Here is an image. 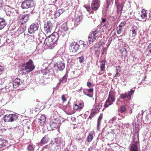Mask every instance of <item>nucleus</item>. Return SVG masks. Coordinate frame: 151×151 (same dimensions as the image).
<instances>
[{"instance_id": "obj_25", "label": "nucleus", "mask_w": 151, "mask_h": 151, "mask_svg": "<svg viewBox=\"0 0 151 151\" xmlns=\"http://www.w3.org/2000/svg\"><path fill=\"white\" fill-rule=\"evenodd\" d=\"M26 29V27L24 25L20 26L17 32L18 34H21Z\"/></svg>"}, {"instance_id": "obj_11", "label": "nucleus", "mask_w": 151, "mask_h": 151, "mask_svg": "<svg viewBox=\"0 0 151 151\" xmlns=\"http://www.w3.org/2000/svg\"><path fill=\"white\" fill-rule=\"evenodd\" d=\"M61 120L58 118H55L50 123V126L52 130L56 129L60 126Z\"/></svg>"}, {"instance_id": "obj_13", "label": "nucleus", "mask_w": 151, "mask_h": 151, "mask_svg": "<svg viewBox=\"0 0 151 151\" xmlns=\"http://www.w3.org/2000/svg\"><path fill=\"white\" fill-rule=\"evenodd\" d=\"M40 22L38 21L37 22L31 24L28 28V32L29 34H32L35 33L36 31L38 29L39 25V23H40Z\"/></svg>"}, {"instance_id": "obj_53", "label": "nucleus", "mask_w": 151, "mask_h": 151, "mask_svg": "<svg viewBox=\"0 0 151 151\" xmlns=\"http://www.w3.org/2000/svg\"><path fill=\"white\" fill-rule=\"evenodd\" d=\"M62 101L63 102H65L66 101V98H65L64 95H63L62 96Z\"/></svg>"}, {"instance_id": "obj_23", "label": "nucleus", "mask_w": 151, "mask_h": 151, "mask_svg": "<svg viewBox=\"0 0 151 151\" xmlns=\"http://www.w3.org/2000/svg\"><path fill=\"white\" fill-rule=\"evenodd\" d=\"M52 71V69L50 67H47L45 68L42 69L41 70V73L43 75H47Z\"/></svg>"}, {"instance_id": "obj_10", "label": "nucleus", "mask_w": 151, "mask_h": 151, "mask_svg": "<svg viewBox=\"0 0 151 151\" xmlns=\"http://www.w3.org/2000/svg\"><path fill=\"white\" fill-rule=\"evenodd\" d=\"M53 27V24L50 21H47L45 23L44 25V30L45 32L50 33L52 30Z\"/></svg>"}, {"instance_id": "obj_51", "label": "nucleus", "mask_w": 151, "mask_h": 151, "mask_svg": "<svg viewBox=\"0 0 151 151\" xmlns=\"http://www.w3.org/2000/svg\"><path fill=\"white\" fill-rule=\"evenodd\" d=\"M87 90V91L88 92H90L92 93H93V88H91L88 89Z\"/></svg>"}, {"instance_id": "obj_16", "label": "nucleus", "mask_w": 151, "mask_h": 151, "mask_svg": "<svg viewBox=\"0 0 151 151\" xmlns=\"http://www.w3.org/2000/svg\"><path fill=\"white\" fill-rule=\"evenodd\" d=\"M115 4L117 8V12L118 14L119 13H122L124 7V3L119 1V0H115Z\"/></svg>"}, {"instance_id": "obj_37", "label": "nucleus", "mask_w": 151, "mask_h": 151, "mask_svg": "<svg viewBox=\"0 0 151 151\" xmlns=\"http://www.w3.org/2000/svg\"><path fill=\"white\" fill-rule=\"evenodd\" d=\"M101 63L100 65L101 70L103 71L105 69V62H102Z\"/></svg>"}, {"instance_id": "obj_3", "label": "nucleus", "mask_w": 151, "mask_h": 151, "mask_svg": "<svg viewBox=\"0 0 151 151\" xmlns=\"http://www.w3.org/2000/svg\"><path fill=\"white\" fill-rule=\"evenodd\" d=\"M54 32L57 34L58 38L59 37H63L66 35L69 34L68 28L65 23L63 24L58 28H57Z\"/></svg>"}, {"instance_id": "obj_1", "label": "nucleus", "mask_w": 151, "mask_h": 151, "mask_svg": "<svg viewBox=\"0 0 151 151\" xmlns=\"http://www.w3.org/2000/svg\"><path fill=\"white\" fill-rule=\"evenodd\" d=\"M58 38L57 34L54 32L46 38L44 44L49 49H51L56 44Z\"/></svg>"}, {"instance_id": "obj_22", "label": "nucleus", "mask_w": 151, "mask_h": 151, "mask_svg": "<svg viewBox=\"0 0 151 151\" xmlns=\"http://www.w3.org/2000/svg\"><path fill=\"white\" fill-rule=\"evenodd\" d=\"M38 36V40L40 42L42 43L43 42H45V40L47 37L44 33H40L39 34Z\"/></svg>"}, {"instance_id": "obj_7", "label": "nucleus", "mask_w": 151, "mask_h": 151, "mask_svg": "<svg viewBox=\"0 0 151 151\" xmlns=\"http://www.w3.org/2000/svg\"><path fill=\"white\" fill-rule=\"evenodd\" d=\"M115 100L114 92L113 91H110L109 92L107 99L104 105V108H106L111 105L114 101Z\"/></svg>"}, {"instance_id": "obj_58", "label": "nucleus", "mask_w": 151, "mask_h": 151, "mask_svg": "<svg viewBox=\"0 0 151 151\" xmlns=\"http://www.w3.org/2000/svg\"><path fill=\"white\" fill-rule=\"evenodd\" d=\"M3 3V0H0V7L1 6V5Z\"/></svg>"}, {"instance_id": "obj_36", "label": "nucleus", "mask_w": 151, "mask_h": 151, "mask_svg": "<svg viewBox=\"0 0 151 151\" xmlns=\"http://www.w3.org/2000/svg\"><path fill=\"white\" fill-rule=\"evenodd\" d=\"M27 149L28 151H34L35 150V147L32 144H29L27 147Z\"/></svg>"}, {"instance_id": "obj_12", "label": "nucleus", "mask_w": 151, "mask_h": 151, "mask_svg": "<svg viewBox=\"0 0 151 151\" xmlns=\"http://www.w3.org/2000/svg\"><path fill=\"white\" fill-rule=\"evenodd\" d=\"M99 35V31L96 30L91 32L88 37V40L89 44L92 43L96 40V38Z\"/></svg>"}, {"instance_id": "obj_63", "label": "nucleus", "mask_w": 151, "mask_h": 151, "mask_svg": "<svg viewBox=\"0 0 151 151\" xmlns=\"http://www.w3.org/2000/svg\"><path fill=\"white\" fill-rule=\"evenodd\" d=\"M113 145H114V144H111L110 145H109L110 147L112 148H114V147H113Z\"/></svg>"}, {"instance_id": "obj_56", "label": "nucleus", "mask_w": 151, "mask_h": 151, "mask_svg": "<svg viewBox=\"0 0 151 151\" xmlns=\"http://www.w3.org/2000/svg\"><path fill=\"white\" fill-rule=\"evenodd\" d=\"M95 150V148L94 147L93 148L92 147H90L89 148V151H92L93 150Z\"/></svg>"}, {"instance_id": "obj_49", "label": "nucleus", "mask_w": 151, "mask_h": 151, "mask_svg": "<svg viewBox=\"0 0 151 151\" xmlns=\"http://www.w3.org/2000/svg\"><path fill=\"white\" fill-rule=\"evenodd\" d=\"M25 37L28 38V39L27 40L28 41H29V40L30 39H31L32 38H33V37L32 36H31L30 35H26L25 36Z\"/></svg>"}, {"instance_id": "obj_19", "label": "nucleus", "mask_w": 151, "mask_h": 151, "mask_svg": "<svg viewBox=\"0 0 151 151\" xmlns=\"http://www.w3.org/2000/svg\"><path fill=\"white\" fill-rule=\"evenodd\" d=\"M55 66L58 68L57 70L62 71L65 68V64L63 61H59L55 64Z\"/></svg>"}, {"instance_id": "obj_31", "label": "nucleus", "mask_w": 151, "mask_h": 151, "mask_svg": "<svg viewBox=\"0 0 151 151\" xmlns=\"http://www.w3.org/2000/svg\"><path fill=\"white\" fill-rule=\"evenodd\" d=\"M103 118L102 114H101L97 120V127L98 130H99V127L101 124V120Z\"/></svg>"}, {"instance_id": "obj_38", "label": "nucleus", "mask_w": 151, "mask_h": 151, "mask_svg": "<svg viewBox=\"0 0 151 151\" xmlns=\"http://www.w3.org/2000/svg\"><path fill=\"white\" fill-rule=\"evenodd\" d=\"M147 50L148 54L151 56V43L148 45Z\"/></svg>"}, {"instance_id": "obj_24", "label": "nucleus", "mask_w": 151, "mask_h": 151, "mask_svg": "<svg viewBox=\"0 0 151 151\" xmlns=\"http://www.w3.org/2000/svg\"><path fill=\"white\" fill-rule=\"evenodd\" d=\"M6 24V20L0 17V30L3 29Z\"/></svg>"}, {"instance_id": "obj_8", "label": "nucleus", "mask_w": 151, "mask_h": 151, "mask_svg": "<svg viewBox=\"0 0 151 151\" xmlns=\"http://www.w3.org/2000/svg\"><path fill=\"white\" fill-rule=\"evenodd\" d=\"M18 118V115L17 114H10L5 115L3 117L5 122H13L16 121Z\"/></svg>"}, {"instance_id": "obj_52", "label": "nucleus", "mask_w": 151, "mask_h": 151, "mask_svg": "<svg viewBox=\"0 0 151 151\" xmlns=\"http://www.w3.org/2000/svg\"><path fill=\"white\" fill-rule=\"evenodd\" d=\"M87 85L88 87L89 88L92 86V84L90 82H87Z\"/></svg>"}, {"instance_id": "obj_62", "label": "nucleus", "mask_w": 151, "mask_h": 151, "mask_svg": "<svg viewBox=\"0 0 151 151\" xmlns=\"http://www.w3.org/2000/svg\"><path fill=\"white\" fill-rule=\"evenodd\" d=\"M118 74H119V73L116 72V73L115 76H114V78H117V77L118 75Z\"/></svg>"}, {"instance_id": "obj_48", "label": "nucleus", "mask_w": 151, "mask_h": 151, "mask_svg": "<svg viewBox=\"0 0 151 151\" xmlns=\"http://www.w3.org/2000/svg\"><path fill=\"white\" fill-rule=\"evenodd\" d=\"M120 98H119V99H117L116 104V105H119L121 104V101H120Z\"/></svg>"}, {"instance_id": "obj_55", "label": "nucleus", "mask_w": 151, "mask_h": 151, "mask_svg": "<svg viewBox=\"0 0 151 151\" xmlns=\"http://www.w3.org/2000/svg\"><path fill=\"white\" fill-rule=\"evenodd\" d=\"M42 45L40 46V45H38L37 46L36 48H37V49L38 50H39L41 48H42Z\"/></svg>"}, {"instance_id": "obj_39", "label": "nucleus", "mask_w": 151, "mask_h": 151, "mask_svg": "<svg viewBox=\"0 0 151 151\" xmlns=\"http://www.w3.org/2000/svg\"><path fill=\"white\" fill-rule=\"evenodd\" d=\"M93 138V135L90 133L89 135L87 137V141L88 142H90Z\"/></svg>"}, {"instance_id": "obj_29", "label": "nucleus", "mask_w": 151, "mask_h": 151, "mask_svg": "<svg viewBox=\"0 0 151 151\" xmlns=\"http://www.w3.org/2000/svg\"><path fill=\"white\" fill-rule=\"evenodd\" d=\"M68 77V74L67 73H66L63 77L59 80V83L60 84L62 83H64L66 82L67 80Z\"/></svg>"}, {"instance_id": "obj_26", "label": "nucleus", "mask_w": 151, "mask_h": 151, "mask_svg": "<svg viewBox=\"0 0 151 151\" xmlns=\"http://www.w3.org/2000/svg\"><path fill=\"white\" fill-rule=\"evenodd\" d=\"M19 18L20 19H22L24 23H26L29 19L28 14H24L20 15Z\"/></svg>"}, {"instance_id": "obj_64", "label": "nucleus", "mask_w": 151, "mask_h": 151, "mask_svg": "<svg viewBox=\"0 0 151 151\" xmlns=\"http://www.w3.org/2000/svg\"><path fill=\"white\" fill-rule=\"evenodd\" d=\"M47 146H45L44 147L42 148V149L41 151H43L45 149H46L47 148Z\"/></svg>"}, {"instance_id": "obj_27", "label": "nucleus", "mask_w": 151, "mask_h": 151, "mask_svg": "<svg viewBox=\"0 0 151 151\" xmlns=\"http://www.w3.org/2000/svg\"><path fill=\"white\" fill-rule=\"evenodd\" d=\"M137 28L136 26H134L131 28V31L132 32V36L133 37H134L137 35Z\"/></svg>"}, {"instance_id": "obj_45", "label": "nucleus", "mask_w": 151, "mask_h": 151, "mask_svg": "<svg viewBox=\"0 0 151 151\" xmlns=\"http://www.w3.org/2000/svg\"><path fill=\"white\" fill-rule=\"evenodd\" d=\"M122 28H121V27H119L117 28L116 32L118 34H120L121 33Z\"/></svg>"}, {"instance_id": "obj_35", "label": "nucleus", "mask_w": 151, "mask_h": 151, "mask_svg": "<svg viewBox=\"0 0 151 151\" xmlns=\"http://www.w3.org/2000/svg\"><path fill=\"white\" fill-rule=\"evenodd\" d=\"M81 17L80 16L77 17L75 19V24H78L80 21H81Z\"/></svg>"}, {"instance_id": "obj_54", "label": "nucleus", "mask_w": 151, "mask_h": 151, "mask_svg": "<svg viewBox=\"0 0 151 151\" xmlns=\"http://www.w3.org/2000/svg\"><path fill=\"white\" fill-rule=\"evenodd\" d=\"M86 95L90 97H92L93 96V93H87V94Z\"/></svg>"}, {"instance_id": "obj_9", "label": "nucleus", "mask_w": 151, "mask_h": 151, "mask_svg": "<svg viewBox=\"0 0 151 151\" xmlns=\"http://www.w3.org/2000/svg\"><path fill=\"white\" fill-rule=\"evenodd\" d=\"M34 5L33 0H26L22 2L21 4V7L23 9H27L33 7Z\"/></svg>"}, {"instance_id": "obj_33", "label": "nucleus", "mask_w": 151, "mask_h": 151, "mask_svg": "<svg viewBox=\"0 0 151 151\" xmlns=\"http://www.w3.org/2000/svg\"><path fill=\"white\" fill-rule=\"evenodd\" d=\"M142 14L141 15V17L143 19H145L144 22L146 21L147 20V14L145 10L142 11Z\"/></svg>"}, {"instance_id": "obj_15", "label": "nucleus", "mask_w": 151, "mask_h": 151, "mask_svg": "<svg viewBox=\"0 0 151 151\" xmlns=\"http://www.w3.org/2000/svg\"><path fill=\"white\" fill-rule=\"evenodd\" d=\"M24 81H21L20 80L19 78H16L13 82H10L9 85L13 86V87L14 88H16L18 87L19 86L22 85L24 84Z\"/></svg>"}, {"instance_id": "obj_42", "label": "nucleus", "mask_w": 151, "mask_h": 151, "mask_svg": "<svg viewBox=\"0 0 151 151\" xmlns=\"http://www.w3.org/2000/svg\"><path fill=\"white\" fill-rule=\"evenodd\" d=\"M8 83V84H6V85L5 86V88L6 89H9V90L12 89V88L13 87V86H10L9 85L10 83Z\"/></svg>"}, {"instance_id": "obj_5", "label": "nucleus", "mask_w": 151, "mask_h": 151, "mask_svg": "<svg viewBox=\"0 0 151 151\" xmlns=\"http://www.w3.org/2000/svg\"><path fill=\"white\" fill-rule=\"evenodd\" d=\"M58 136V137L55 138V142L57 145L55 148V151H57V150H60L61 148H62L65 145V141L64 136L59 135Z\"/></svg>"}, {"instance_id": "obj_2", "label": "nucleus", "mask_w": 151, "mask_h": 151, "mask_svg": "<svg viewBox=\"0 0 151 151\" xmlns=\"http://www.w3.org/2000/svg\"><path fill=\"white\" fill-rule=\"evenodd\" d=\"M129 148L130 151H139L140 147L138 134H134L132 140L129 146Z\"/></svg>"}, {"instance_id": "obj_44", "label": "nucleus", "mask_w": 151, "mask_h": 151, "mask_svg": "<svg viewBox=\"0 0 151 151\" xmlns=\"http://www.w3.org/2000/svg\"><path fill=\"white\" fill-rule=\"evenodd\" d=\"M65 9H61L58 10V11L60 15H61L65 11Z\"/></svg>"}, {"instance_id": "obj_34", "label": "nucleus", "mask_w": 151, "mask_h": 151, "mask_svg": "<svg viewBox=\"0 0 151 151\" xmlns=\"http://www.w3.org/2000/svg\"><path fill=\"white\" fill-rule=\"evenodd\" d=\"M84 138L81 136H80L79 135L77 136L76 138V140L79 143H81L84 140Z\"/></svg>"}, {"instance_id": "obj_30", "label": "nucleus", "mask_w": 151, "mask_h": 151, "mask_svg": "<svg viewBox=\"0 0 151 151\" xmlns=\"http://www.w3.org/2000/svg\"><path fill=\"white\" fill-rule=\"evenodd\" d=\"M7 145V142L5 140L0 139V148L6 146Z\"/></svg>"}, {"instance_id": "obj_46", "label": "nucleus", "mask_w": 151, "mask_h": 151, "mask_svg": "<svg viewBox=\"0 0 151 151\" xmlns=\"http://www.w3.org/2000/svg\"><path fill=\"white\" fill-rule=\"evenodd\" d=\"M60 14H59V13L58 12V11H56L55 12L54 15L55 17H59L60 15Z\"/></svg>"}, {"instance_id": "obj_14", "label": "nucleus", "mask_w": 151, "mask_h": 151, "mask_svg": "<svg viewBox=\"0 0 151 151\" xmlns=\"http://www.w3.org/2000/svg\"><path fill=\"white\" fill-rule=\"evenodd\" d=\"M4 10L6 14L9 16L15 15L16 13V10L8 6H5L4 7Z\"/></svg>"}, {"instance_id": "obj_47", "label": "nucleus", "mask_w": 151, "mask_h": 151, "mask_svg": "<svg viewBox=\"0 0 151 151\" xmlns=\"http://www.w3.org/2000/svg\"><path fill=\"white\" fill-rule=\"evenodd\" d=\"M125 24V22H122L120 24L119 26V27L122 28L124 26Z\"/></svg>"}, {"instance_id": "obj_61", "label": "nucleus", "mask_w": 151, "mask_h": 151, "mask_svg": "<svg viewBox=\"0 0 151 151\" xmlns=\"http://www.w3.org/2000/svg\"><path fill=\"white\" fill-rule=\"evenodd\" d=\"M87 90H86L85 89H84L83 90V93H84V94H85V95H86L87 94V92H86V91H87Z\"/></svg>"}, {"instance_id": "obj_17", "label": "nucleus", "mask_w": 151, "mask_h": 151, "mask_svg": "<svg viewBox=\"0 0 151 151\" xmlns=\"http://www.w3.org/2000/svg\"><path fill=\"white\" fill-rule=\"evenodd\" d=\"M134 92V90L131 89L130 91L126 93H122L120 94L119 98L120 99H124L127 98H130L131 95H133Z\"/></svg>"}, {"instance_id": "obj_32", "label": "nucleus", "mask_w": 151, "mask_h": 151, "mask_svg": "<svg viewBox=\"0 0 151 151\" xmlns=\"http://www.w3.org/2000/svg\"><path fill=\"white\" fill-rule=\"evenodd\" d=\"M100 109V107L98 106L97 104H96L95 106L93 107L92 109V111L96 113L98 112Z\"/></svg>"}, {"instance_id": "obj_6", "label": "nucleus", "mask_w": 151, "mask_h": 151, "mask_svg": "<svg viewBox=\"0 0 151 151\" xmlns=\"http://www.w3.org/2000/svg\"><path fill=\"white\" fill-rule=\"evenodd\" d=\"M100 3L99 0H92L91 4V8L89 5H85L83 6V7L88 12H90L91 10L92 11H96L99 7Z\"/></svg>"}, {"instance_id": "obj_21", "label": "nucleus", "mask_w": 151, "mask_h": 151, "mask_svg": "<svg viewBox=\"0 0 151 151\" xmlns=\"http://www.w3.org/2000/svg\"><path fill=\"white\" fill-rule=\"evenodd\" d=\"M46 117L45 115H42L38 119V124L41 126L43 125L45 122Z\"/></svg>"}, {"instance_id": "obj_50", "label": "nucleus", "mask_w": 151, "mask_h": 151, "mask_svg": "<svg viewBox=\"0 0 151 151\" xmlns=\"http://www.w3.org/2000/svg\"><path fill=\"white\" fill-rule=\"evenodd\" d=\"M116 72L119 73L120 71V66H118L116 67Z\"/></svg>"}, {"instance_id": "obj_57", "label": "nucleus", "mask_w": 151, "mask_h": 151, "mask_svg": "<svg viewBox=\"0 0 151 151\" xmlns=\"http://www.w3.org/2000/svg\"><path fill=\"white\" fill-rule=\"evenodd\" d=\"M97 105H98V106H99V107L101 108V107L102 106V104L101 102H100L98 104H97Z\"/></svg>"}, {"instance_id": "obj_18", "label": "nucleus", "mask_w": 151, "mask_h": 151, "mask_svg": "<svg viewBox=\"0 0 151 151\" xmlns=\"http://www.w3.org/2000/svg\"><path fill=\"white\" fill-rule=\"evenodd\" d=\"M79 45L75 42H72L70 45V49L72 52H76L79 49Z\"/></svg>"}, {"instance_id": "obj_40", "label": "nucleus", "mask_w": 151, "mask_h": 151, "mask_svg": "<svg viewBox=\"0 0 151 151\" xmlns=\"http://www.w3.org/2000/svg\"><path fill=\"white\" fill-rule=\"evenodd\" d=\"M82 108V106H80L76 104H75V105L73 106V109L75 110H77L80 109H81Z\"/></svg>"}, {"instance_id": "obj_28", "label": "nucleus", "mask_w": 151, "mask_h": 151, "mask_svg": "<svg viewBox=\"0 0 151 151\" xmlns=\"http://www.w3.org/2000/svg\"><path fill=\"white\" fill-rule=\"evenodd\" d=\"M128 100L126 101V102L124 103V104L125 106L123 105L120 108V111L121 113H123L126 110V107L129 106V104H127L126 103L128 102Z\"/></svg>"}, {"instance_id": "obj_4", "label": "nucleus", "mask_w": 151, "mask_h": 151, "mask_svg": "<svg viewBox=\"0 0 151 151\" xmlns=\"http://www.w3.org/2000/svg\"><path fill=\"white\" fill-rule=\"evenodd\" d=\"M35 68V66L32 60H29L26 63H24L22 65L21 69L22 71H26V72H24L25 74H26V73H28L32 71ZM24 73V72H23Z\"/></svg>"}, {"instance_id": "obj_60", "label": "nucleus", "mask_w": 151, "mask_h": 151, "mask_svg": "<svg viewBox=\"0 0 151 151\" xmlns=\"http://www.w3.org/2000/svg\"><path fill=\"white\" fill-rule=\"evenodd\" d=\"M106 19H104V18H102V23H104V22H106Z\"/></svg>"}, {"instance_id": "obj_20", "label": "nucleus", "mask_w": 151, "mask_h": 151, "mask_svg": "<svg viewBox=\"0 0 151 151\" xmlns=\"http://www.w3.org/2000/svg\"><path fill=\"white\" fill-rule=\"evenodd\" d=\"M48 141V136L45 135L42 138L40 142L38 143V146H42L43 145L47 143Z\"/></svg>"}, {"instance_id": "obj_43", "label": "nucleus", "mask_w": 151, "mask_h": 151, "mask_svg": "<svg viewBox=\"0 0 151 151\" xmlns=\"http://www.w3.org/2000/svg\"><path fill=\"white\" fill-rule=\"evenodd\" d=\"M78 59L79 60V62L81 63H82L84 61V58L83 56H82L81 57H79Z\"/></svg>"}, {"instance_id": "obj_41", "label": "nucleus", "mask_w": 151, "mask_h": 151, "mask_svg": "<svg viewBox=\"0 0 151 151\" xmlns=\"http://www.w3.org/2000/svg\"><path fill=\"white\" fill-rule=\"evenodd\" d=\"M95 113L94 112V111H91V113L90 114L88 118V119L89 118L90 119H91L94 116L95 114Z\"/></svg>"}, {"instance_id": "obj_59", "label": "nucleus", "mask_w": 151, "mask_h": 151, "mask_svg": "<svg viewBox=\"0 0 151 151\" xmlns=\"http://www.w3.org/2000/svg\"><path fill=\"white\" fill-rule=\"evenodd\" d=\"M4 70V68L3 67L0 65V72H2Z\"/></svg>"}]
</instances>
